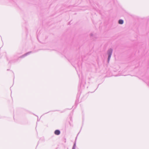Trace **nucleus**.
Wrapping results in <instances>:
<instances>
[{"label":"nucleus","instance_id":"f257e3e1","mask_svg":"<svg viewBox=\"0 0 149 149\" xmlns=\"http://www.w3.org/2000/svg\"><path fill=\"white\" fill-rule=\"evenodd\" d=\"M112 50L111 49H110L109 51V56L108 57V60L111 57V56L112 53Z\"/></svg>","mask_w":149,"mask_h":149},{"label":"nucleus","instance_id":"7ed1b4c3","mask_svg":"<svg viewBox=\"0 0 149 149\" xmlns=\"http://www.w3.org/2000/svg\"><path fill=\"white\" fill-rule=\"evenodd\" d=\"M119 23L120 24H122L123 23V21L122 20L120 19L119 21Z\"/></svg>","mask_w":149,"mask_h":149},{"label":"nucleus","instance_id":"f03ea898","mask_svg":"<svg viewBox=\"0 0 149 149\" xmlns=\"http://www.w3.org/2000/svg\"><path fill=\"white\" fill-rule=\"evenodd\" d=\"M60 132L58 130H56L54 132V133L55 134L58 135L60 134Z\"/></svg>","mask_w":149,"mask_h":149}]
</instances>
